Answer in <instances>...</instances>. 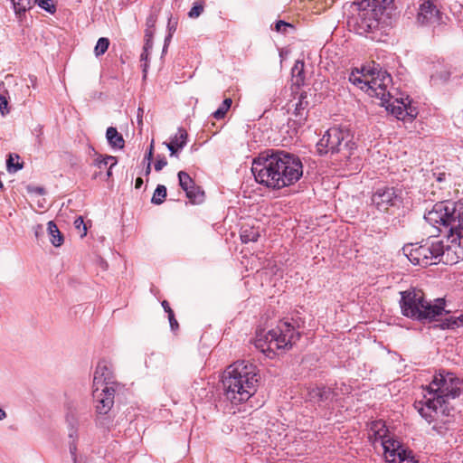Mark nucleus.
I'll return each mask as SVG.
<instances>
[{"label":"nucleus","mask_w":463,"mask_h":463,"mask_svg":"<svg viewBox=\"0 0 463 463\" xmlns=\"http://www.w3.org/2000/svg\"><path fill=\"white\" fill-rule=\"evenodd\" d=\"M462 385V380L455 373L440 371L424 389L422 400L414 403L420 416L433 423V430L439 434L455 425L456 410L451 402L460 395Z\"/></svg>","instance_id":"f257e3e1"},{"label":"nucleus","mask_w":463,"mask_h":463,"mask_svg":"<svg viewBox=\"0 0 463 463\" xmlns=\"http://www.w3.org/2000/svg\"><path fill=\"white\" fill-rule=\"evenodd\" d=\"M255 180L268 188L281 189L298 182L303 175L298 156L282 150H266L253 159Z\"/></svg>","instance_id":"f03ea898"},{"label":"nucleus","mask_w":463,"mask_h":463,"mask_svg":"<svg viewBox=\"0 0 463 463\" xmlns=\"http://www.w3.org/2000/svg\"><path fill=\"white\" fill-rule=\"evenodd\" d=\"M260 380L257 366L250 362L237 361L227 367L222 377L224 396L232 403L248 401L257 391Z\"/></svg>","instance_id":"7ed1b4c3"},{"label":"nucleus","mask_w":463,"mask_h":463,"mask_svg":"<svg viewBox=\"0 0 463 463\" xmlns=\"http://www.w3.org/2000/svg\"><path fill=\"white\" fill-rule=\"evenodd\" d=\"M260 380L257 366L250 362L237 361L227 367L222 377L224 396L232 403L248 401L257 391Z\"/></svg>","instance_id":"20e7f679"},{"label":"nucleus","mask_w":463,"mask_h":463,"mask_svg":"<svg viewBox=\"0 0 463 463\" xmlns=\"http://www.w3.org/2000/svg\"><path fill=\"white\" fill-rule=\"evenodd\" d=\"M400 307L404 317L423 323L438 320L443 314H449L443 298H437L432 303L426 300L422 290L417 288L401 292Z\"/></svg>","instance_id":"39448f33"},{"label":"nucleus","mask_w":463,"mask_h":463,"mask_svg":"<svg viewBox=\"0 0 463 463\" xmlns=\"http://www.w3.org/2000/svg\"><path fill=\"white\" fill-rule=\"evenodd\" d=\"M391 12L382 9L372 0L357 4V14L348 18L347 24L357 34L376 40L377 33L388 25Z\"/></svg>","instance_id":"423d86ee"},{"label":"nucleus","mask_w":463,"mask_h":463,"mask_svg":"<svg viewBox=\"0 0 463 463\" xmlns=\"http://www.w3.org/2000/svg\"><path fill=\"white\" fill-rule=\"evenodd\" d=\"M300 333L288 321H279L275 328L268 332L258 330L254 345L268 357L272 358L276 350H288L299 339Z\"/></svg>","instance_id":"0eeeda50"},{"label":"nucleus","mask_w":463,"mask_h":463,"mask_svg":"<svg viewBox=\"0 0 463 463\" xmlns=\"http://www.w3.org/2000/svg\"><path fill=\"white\" fill-rule=\"evenodd\" d=\"M370 438L373 443L380 442L388 463H416L412 452L408 450L397 439L390 435L385 423L377 420L372 423Z\"/></svg>","instance_id":"6e6552de"},{"label":"nucleus","mask_w":463,"mask_h":463,"mask_svg":"<svg viewBox=\"0 0 463 463\" xmlns=\"http://www.w3.org/2000/svg\"><path fill=\"white\" fill-rule=\"evenodd\" d=\"M409 260L421 267L443 262L445 258V245L438 238H428L419 243L405 245L402 249Z\"/></svg>","instance_id":"1a4fd4ad"},{"label":"nucleus","mask_w":463,"mask_h":463,"mask_svg":"<svg viewBox=\"0 0 463 463\" xmlns=\"http://www.w3.org/2000/svg\"><path fill=\"white\" fill-rule=\"evenodd\" d=\"M353 135L346 128H331L323 135L317 144L319 155L341 154L344 158H349L355 148Z\"/></svg>","instance_id":"9d476101"},{"label":"nucleus","mask_w":463,"mask_h":463,"mask_svg":"<svg viewBox=\"0 0 463 463\" xmlns=\"http://www.w3.org/2000/svg\"><path fill=\"white\" fill-rule=\"evenodd\" d=\"M424 219L430 224L435 226L452 225L463 229V203L460 201H446L434 204L433 208L424 215Z\"/></svg>","instance_id":"9b49d317"},{"label":"nucleus","mask_w":463,"mask_h":463,"mask_svg":"<svg viewBox=\"0 0 463 463\" xmlns=\"http://www.w3.org/2000/svg\"><path fill=\"white\" fill-rule=\"evenodd\" d=\"M392 77L385 71H372L369 75L366 93L369 96L376 97L383 101H391L393 92L396 91L392 85Z\"/></svg>","instance_id":"f8f14e48"},{"label":"nucleus","mask_w":463,"mask_h":463,"mask_svg":"<svg viewBox=\"0 0 463 463\" xmlns=\"http://www.w3.org/2000/svg\"><path fill=\"white\" fill-rule=\"evenodd\" d=\"M434 227H437L439 232L444 231L448 232V244L445 246L446 260H444V263L452 264L457 263L459 260H463V229L461 227L452 229V225L439 224Z\"/></svg>","instance_id":"ddd939ff"},{"label":"nucleus","mask_w":463,"mask_h":463,"mask_svg":"<svg viewBox=\"0 0 463 463\" xmlns=\"http://www.w3.org/2000/svg\"><path fill=\"white\" fill-rule=\"evenodd\" d=\"M448 19L432 0H425L420 5L417 22L421 25L432 26L434 32L441 31L446 26Z\"/></svg>","instance_id":"4468645a"},{"label":"nucleus","mask_w":463,"mask_h":463,"mask_svg":"<svg viewBox=\"0 0 463 463\" xmlns=\"http://www.w3.org/2000/svg\"><path fill=\"white\" fill-rule=\"evenodd\" d=\"M402 199V190L390 186L377 188L372 195L373 204L382 212L387 211L390 207L398 206Z\"/></svg>","instance_id":"2eb2a0df"},{"label":"nucleus","mask_w":463,"mask_h":463,"mask_svg":"<svg viewBox=\"0 0 463 463\" xmlns=\"http://www.w3.org/2000/svg\"><path fill=\"white\" fill-rule=\"evenodd\" d=\"M397 90L393 92V98L391 101L382 102L386 109L391 111L398 119H412L417 116L416 108L411 105L409 96H396Z\"/></svg>","instance_id":"dca6fc26"},{"label":"nucleus","mask_w":463,"mask_h":463,"mask_svg":"<svg viewBox=\"0 0 463 463\" xmlns=\"http://www.w3.org/2000/svg\"><path fill=\"white\" fill-rule=\"evenodd\" d=\"M115 387L104 385H94L93 399L97 413L100 415L107 414L114 404Z\"/></svg>","instance_id":"f3484780"},{"label":"nucleus","mask_w":463,"mask_h":463,"mask_svg":"<svg viewBox=\"0 0 463 463\" xmlns=\"http://www.w3.org/2000/svg\"><path fill=\"white\" fill-rule=\"evenodd\" d=\"M338 397L337 391H331V388L325 386H313L307 389V399L314 404H327L330 402L337 401Z\"/></svg>","instance_id":"a211bd4d"},{"label":"nucleus","mask_w":463,"mask_h":463,"mask_svg":"<svg viewBox=\"0 0 463 463\" xmlns=\"http://www.w3.org/2000/svg\"><path fill=\"white\" fill-rule=\"evenodd\" d=\"M113 379L114 375L111 364L106 361L99 362L94 373L93 385H99V387L109 385L114 387L116 383Z\"/></svg>","instance_id":"6ab92c4d"},{"label":"nucleus","mask_w":463,"mask_h":463,"mask_svg":"<svg viewBox=\"0 0 463 463\" xmlns=\"http://www.w3.org/2000/svg\"><path fill=\"white\" fill-rule=\"evenodd\" d=\"M307 94L306 92H302L299 95L298 101L295 105L294 110V121L298 125H303L307 118L308 113L309 102L307 100Z\"/></svg>","instance_id":"aec40b11"},{"label":"nucleus","mask_w":463,"mask_h":463,"mask_svg":"<svg viewBox=\"0 0 463 463\" xmlns=\"http://www.w3.org/2000/svg\"><path fill=\"white\" fill-rule=\"evenodd\" d=\"M106 138L109 146L113 148L121 149L125 146V140L120 133L114 127H109L106 131Z\"/></svg>","instance_id":"412c9836"},{"label":"nucleus","mask_w":463,"mask_h":463,"mask_svg":"<svg viewBox=\"0 0 463 463\" xmlns=\"http://www.w3.org/2000/svg\"><path fill=\"white\" fill-rule=\"evenodd\" d=\"M47 233L49 235L50 242L54 247H60L64 242V238L62 233L58 229L56 223L52 221L48 222L47 223Z\"/></svg>","instance_id":"4be33fe9"},{"label":"nucleus","mask_w":463,"mask_h":463,"mask_svg":"<svg viewBox=\"0 0 463 463\" xmlns=\"http://www.w3.org/2000/svg\"><path fill=\"white\" fill-rule=\"evenodd\" d=\"M370 74H365L363 71L358 70L353 71L349 75V80L354 86H357L359 89L366 92V88L368 86V80Z\"/></svg>","instance_id":"5701e85b"},{"label":"nucleus","mask_w":463,"mask_h":463,"mask_svg":"<svg viewBox=\"0 0 463 463\" xmlns=\"http://www.w3.org/2000/svg\"><path fill=\"white\" fill-rule=\"evenodd\" d=\"M304 62L298 61L292 68V83L296 86L304 85Z\"/></svg>","instance_id":"b1692460"},{"label":"nucleus","mask_w":463,"mask_h":463,"mask_svg":"<svg viewBox=\"0 0 463 463\" xmlns=\"http://www.w3.org/2000/svg\"><path fill=\"white\" fill-rule=\"evenodd\" d=\"M463 326V314L459 316H449L442 320L440 327L442 329H455Z\"/></svg>","instance_id":"393cba45"},{"label":"nucleus","mask_w":463,"mask_h":463,"mask_svg":"<svg viewBox=\"0 0 463 463\" xmlns=\"http://www.w3.org/2000/svg\"><path fill=\"white\" fill-rule=\"evenodd\" d=\"M260 237V232L253 227H244L241 230V239L243 243L255 242Z\"/></svg>","instance_id":"a878e982"},{"label":"nucleus","mask_w":463,"mask_h":463,"mask_svg":"<svg viewBox=\"0 0 463 463\" xmlns=\"http://www.w3.org/2000/svg\"><path fill=\"white\" fill-rule=\"evenodd\" d=\"M34 0H12L16 14H23L33 6Z\"/></svg>","instance_id":"bb28decb"},{"label":"nucleus","mask_w":463,"mask_h":463,"mask_svg":"<svg viewBox=\"0 0 463 463\" xmlns=\"http://www.w3.org/2000/svg\"><path fill=\"white\" fill-rule=\"evenodd\" d=\"M187 137L188 135L185 129L180 128H178L177 133L171 138V141L177 148L182 149L186 146Z\"/></svg>","instance_id":"cd10ccee"},{"label":"nucleus","mask_w":463,"mask_h":463,"mask_svg":"<svg viewBox=\"0 0 463 463\" xmlns=\"http://www.w3.org/2000/svg\"><path fill=\"white\" fill-rule=\"evenodd\" d=\"M20 156L18 155H9L6 160V168L9 173H15L23 168V163L19 162Z\"/></svg>","instance_id":"c85d7f7f"},{"label":"nucleus","mask_w":463,"mask_h":463,"mask_svg":"<svg viewBox=\"0 0 463 463\" xmlns=\"http://www.w3.org/2000/svg\"><path fill=\"white\" fill-rule=\"evenodd\" d=\"M166 197V187L163 184H158L153 194L151 203L159 205L163 203Z\"/></svg>","instance_id":"c756f323"},{"label":"nucleus","mask_w":463,"mask_h":463,"mask_svg":"<svg viewBox=\"0 0 463 463\" xmlns=\"http://www.w3.org/2000/svg\"><path fill=\"white\" fill-rule=\"evenodd\" d=\"M178 179L179 184L184 191L188 192L189 188H194V182L187 173L180 171L178 173Z\"/></svg>","instance_id":"7c9ffc66"},{"label":"nucleus","mask_w":463,"mask_h":463,"mask_svg":"<svg viewBox=\"0 0 463 463\" xmlns=\"http://www.w3.org/2000/svg\"><path fill=\"white\" fill-rule=\"evenodd\" d=\"M186 196L190 199V201L194 203H199L203 202V192L200 190L199 187L194 184V188H189L188 192H185Z\"/></svg>","instance_id":"2f4dec72"},{"label":"nucleus","mask_w":463,"mask_h":463,"mask_svg":"<svg viewBox=\"0 0 463 463\" xmlns=\"http://www.w3.org/2000/svg\"><path fill=\"white\" fill-rule=\"evenodd\" d=\"M109 46V41L108 38L101 37L98 40L97 44L95 46V54L99 56L104 54Z\"/></svg>","instance_id":"473e14b6"},{"label":"nucleus","mask_w":463,"mask_h":463,"mask_svg":"<svg viewBox=\"0 0 463 463\" xmlns=\"http://www.w3.org/2000/svg\"><path fill=\"white\" fill-rule=\"evenodd\" d=\"M37 4L41 8L47 11L50 14H53L56 11L52 0H34L33 5Z\"/></svg>","instance_id":"72a5a7b5"},{"label":"nucleus","mask_w":463,"mask_h":463,"mask_svg":"<svg viewBox=\"0 0 463 463\" xmlns=\"http://www.w3.org/2000/svg\"><path fill=\"white\" fill-rule=\"evenodd\" d=\"M331 391H337L339 393L338 400L341 398V396L348 394L351 392V387L345 383H335V387L334 389H331Z\"/></svg>","instance_id":"f704fd0d"},{"label":"nucleus","mask_w":463,"mask_h":463,"mask_svg":"<svg viewBox=\"0 0 463 463\" xmlns=\"http://www.w3.org/2000/svg\"><path fill=\"white\" fill-rule=\"evenodd\" d=\"M153 35H154L153 31H148V32L145 33V44H144L143 50H145L146 52H150L152 50Z\"/></svg>","instance_id":"c9c22d12"},{"label":"nucleus","mask_w":463,"mask_h":463,"mask_svg":"<svg viewBox=\"0 0 463 463\" xmlns=\"http://www.w3.org/2000/svg\"><path fill=\"white\" fill-rule=\"evenodd\" d=\"M203 11V5L200 3H195L188 13L190 18H197Z\"/></svg>","instance_id":"e433bc0d"},{"label":"nucleus","mask_w":463,"mask_h":463,"mask_svg":"<svg viewBox=\"0 0 463 463\" xmlns=\"http://www.w3.org/2000/svg\"><path fill=\"white\" fill-rule=\"evenodd\" d=\"M156 20H157V15L155 13H151L147 16L146 21V28L145 33L148 32V31H153L154 32V28H155Z\"/></svg>","instance_id":"4c0bfd02"},{"label":"nucleus","mask_w":463,"mask_h":463,"mask_svg":"<svg viewBox=\"0 0 463 463\" xmlns=\"http://www.w3.org/2000/svg\"><path fill=\"white\" fill-rule=\"evenodd\" d=\"M374 5L381 6L382 9L391 12L394 0H372Z\"/></svg>","instance_id":"58836bf2"},{"label":"nucleus","mask_w":463,"mask_h":463,"mask_svg":"<svg viewBox=\"0 0 463 463\" xmlns=\"http://www.w3.org/2000/svg\"><path fill=\"white\" fill-rule=\"evenodd\" d=\"M230 109L228 108H225L222 104L218 108L217 110H215L213 113V116L214 118L216 119H222L224 118L226 113L228 112Z\"/></svg>","instance_id":"ea45409f"},{"label":"nucleus","mask_w":463,"mask_h":463,"mask_svg":"<svg viewBox=\"0 0 463 463\" xmlns=\"http://www.w3.org/2000/svg\"><path fill=\"white\" fill-rule=\"evenodd\" d=\"M34 237L37 241H40L44 235V228L42 224H36L33 227Z\"/></svg>","instance_id":"a19ab883"},{"label":"nucleus","mask_w":463,"mask_h":463,"mask_svg":"<svg viewBox=\"0 0 463 463\" xmlns=\"http://www.w3.org/2000/svg\"><path fill=\"white\" fill-rule=\"evenodd\" d=\"M74 226L77 230H80V228L82 227L83 233L81 234V237L87 234V227L84 223L82 217L80 216L76 218V220L74 221Z\"/></svg>","instance_id":"79ce46f5"},{"label":"nucleus","mask_w":463,"mask_h":463,"mask_svg":"<svg viewBox=\"0 0 463 463\" xmlns=\"http://www.w3.org/2000/svg\"><path fill=\"white\" fill-rule=\"evenodd\" d=\"M93 165L98 167L99 169H103L106 167L109 164L107 162L106 156H99L93 162Z\"/></svg>","instance_id":"37998d69"},{"label":"nucleus","mask_w":463,"mask_h":463,"mask_svg":"<svg viewBox=\"0 0 463 463\" xmlns=\"http://www.w3.org/2000/svg\"><path fill=\"white\" fill-rule=\"evenodd\" d=\"M7 106H8V101H7L6 98L3 95H0V112L2 113V115L9 113V109H8Z\"/></svg>","instance_id":"c03bdc74"},{"label":"nucleus","mask_w":463,"mask_h":463,"mask_svg":"<svg viewBox=\"0 0 463 463\" xmlns=\"http://www.w3.org/2000/svg\"><path fill=\"white\" fill-rule=\"evenodd\" d=\"M288 27H292V25L287 22L282 21V20L278 21L275 24V30L277 32L285 33L286 28H288Z\"/></svg>","instance_id":"a18cd8bd"},{"label":"nucleus","mask_w":463,"mask_h":463,"mask_svg":"<svg viewBox=\"0 0 463 463\" xmlns=\"http://www.w3.org/2000/svg\"><path fill=\"white\" fill-rule=\"evenodd\" d=\"M149 52H146L143 50L141 55H140V61H144L143 66V72L144 76L146 77V70H147V59H148Z\"/></svg>","instance_id":"49530a36"},{"label":"nucleus","mask_w":463,"mask_h":463,"mask_svg":"<svg viewBox=\"0 0 463 463\" xmlns=\"http://www.w3.org/2000/svg\"><path fill=\"white\" fill-rule=\"evenodd\" d=\"M167 165V161L165 157H159L157 158L156 162L155 163V170L156 172L161 171L165 165Z\"/></svg>","instance_id":"de8ad7c7"},{"label":"nucleus","mask_w":463,"mask_h":463,"mask_svg":"<svg viewBox=\"0 0 463 463\" xmlns=\"http://www.w3.org/2000/svg\"><path fill=\"white\" fill-rule=\"evenodd\" d=\"M167 314H168V320L170 323L171 329L173 331H175L178 328V323H177L176 319L175 318L174 312L172 310V311L168 312Z\"/></svg>","instance_id":"09e8293b"},{"label":"nucleus","mask_w":463,"mask_h":463,"mask_svg":"<svg viewBox=\"0 0 463 463\" xmlns=\"http://www.w3.org/2000/svg\"><path fill=\"white\" fill-rule=\"evenodd\" d=\"M108 164H109L110 168H113L118 164V159L113 156H105Z\"/></svg>","instance_id":"8fccbe9b"},{"label":"nucleus","mask_w":463,"mask_h":463,"mask_svg":"<svg viewBox=\"0 0 463 463\" xmlns=\"http://www.w3.org/2000/svg\"><path fill=\"white\" fill-rule=\"evenodd\" d=\"M165 145L168 150L171 152V156H175L179 148H177L176 146L172 143V141H170L169 143H165Z\"/></svg>","instance_id":"3c124183"},{"label":"nucleus","mask_w":463,"mask_h":463,"mask_svg":"<svg viewBox=\"0 0 463 463\" xmlns=\"http://www.w3.org/2000/svg\"><path fill=\"white\" fill-rule=\"evenodd\" d=\"M143 114H144V109L139 108L138 110H137V122H138L139 125L142 124Z\"/></svg>","instance_id":"603ef678"},{"label":"nucleus","mask_w":463,"mask_h":463,"mask_svg":"<svg viewBox=\"0 0 463 463\" xmlns=\"http://www.w3.org/2000/svg\"><path fill=\"white\" fill-rule=\"evenodd\" d=\"M222 104L225 108L230 109V108H231V106H232V99H231V98H226V99L222 101Z\"/></svg>","instance_id":"864d4df0"},{"label":"nucleus","mask_w":463,"mask_h":463,"mask_svg":"<svg viewBox=\"0 0 463 463\" xmlns=\"http://www.w3.org/2000/svg\"><path fill=\"white\" fill-rule=\"evenodd\" d=\"M162 307H164V309H165V311L166 313H168V312L172 311V309H171V307H170V306H169V303H168L166 300H164V301L162 302Z\"/></svg>","instance_id":"5fc2aeb1"},{"label":"nucleus","mask_w":463,"mask_h":463,"mask_svg":"<svg viewBox=\"0 0 463 463\" xmlns=\"http://www.w3.org/2000/svg\"><path fill=\"white\" fill-rule=\"evenodd\" d=\"M145 159L147 160V163L151 164L153 159V152L151 150H148L147 154L145 156Z\"/></svg>","instance_id":"6e6d98bb"},{"label":"nucleus","mask_w":463,"mask_h":463,"mask_svg":"<svg viewBox=\"0 0 463 463\" xmlns=\"http://www.w3.org/2000/svg\"><path fill=\"white\" fill-rule=\"evenodd\" d=\"M142 184H143V180H142V178H141V177H137V178L136 179L135 187H136L137 189H139V188H141Z\"/></svg>","instance_id":"4d7b16f0"},{"label":"nucleus","mask_w":463,"mask_h":463,"mask_svg":"<svg viewBox=\"0 0 463 463\" xmlns=\"http://www.w3.org/2000/svg\"><path fill=\"white\" fill-rule=\"evenodd\" d=\"M151 173V164L150 163H147V165L145 169V175L146 176H148Z\"/></svg>","instance_id":"13d9d810"},{"label":"nucleus","mask_w":463,"mask_h":463,"mask_svg":"<svg viewBox=\"0 0 463 463\" xmlns=\"http://www.w3.org/2000/svg\"><path fill=\"white\" fill-rule=\"evenodd\" d=\"M6 418V412L0 408V420H3L4 419Z\"/></svg>","instance_id":"bf43d9fd"},{"label":"nucleus","mask_w":463,"mask_h":463,"mask_svg":"<svg viewBox=\"0 0 463 463\" xmlns=\"http://www.w3.org/2000/svg\"><path fill=\"white\" fill-rule=\"evenodd\" d=\"M171 37H172V34L169 33L165 39V47L166 46V44L168 43V42L171 40Z\"/></svg>","instance_id":"052dcab7"},{"label":"nucleus","mask_w":463,"mask_h":463,"mask_svg":"<svg viewBox=\"0 0 463 463\" xmlns=\"http://www.w3.org/2000/svg\"><path fill=\"white\" fill-rule=\"evenodd\" d=\"M112 175V168L109 167L107 171V177L109 178Z\"/></svg>","instance_id":"680f3d73"},{"label":"nucleus","mask_w":463,"mask_h":463,"mask_svg":"<svg viewBox=\"0 0 463 463\" xmlns=\"http://www.w3.org/2000/svg\"><path fill=\"white\" fill-rule=\"evenodd\" d=\"M149 150H151L152 152L154 150V142L153 141H152V143L150 145Z\"/></svg>","instance_id":"e2e57ef3"},{"label":"nucleus","mask_w":463,"mask_h":463,"mask_svg":"<svg viewBox=\"0 0 463 463\" xmlns=\"http://www.w3.org/2000/svg\"><path fill=\"white\" fill-rule=\"evenodd\" d=\"M173 29V31H175V28H174V26H169V30L171 31Z\"/></svg>","instance_id":"0e129e2a"},{"label":"nucleus","mask_w":463,"mask_h":463,"mask_svg":"<svg viewBox=\"0 0 463 463\" xmlns=\"http://www.w3.org/2000/svg\"><path fill=\"white\" fill-rule=\"evenodd\" d=\"M173 29V31H175V28H174V26H169V30L171 31Z\"/></svg>","instance_id":"69168bd1"},{"label":"nucleus","mask_w":463,"mask_h":463,"mask_svg":"<svg viewBox=\"0 0 463 463\" xmlns=\"http://www.w3.org/2000/svg\"><path fill=\"white\" fill-rule=\"evenodd\" d=\"M43 127H39V132L42 133Z\"/></svg>","instance_id":"338daca9"},{"label":"nucleus","mask_w":463,"mask_h":463,"mask_svg":"<svg viewBox=\"0 0 463 463\" xmlns=\"http://www.w3.org/2000/svg\"><path fill=\"white\" fill-rule=\"evenodd\" d=\"M0 188H3V183L1 180H0Z\"/></svg>","instance_id":"774afa93"}]
</instances>
